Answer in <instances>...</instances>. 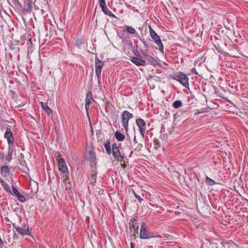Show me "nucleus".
<instances>
[{
	"mask_svg": "<svg viewBox=\"0 0 248 248\" xmlns=\"http://www.w3.org/2000/svg\"><path fill=\"white\" fill-rule=\"evenodd\" d=\"M1 171L2 173L8 174L9 173V168L7 165L3 166L1 168Z\"/></svg>",
	"mask_w": 248,
	"mask_h": 248,
	"instance_id": "nucleus-29",
	"label": "nucleus"
},
{
	"mask_svg": "<svg viewBox=\"0 0 248 248\" xmlns=\"http://www.w3.org/2000/svg\"><path fill=\"white\" fill-rule=\"evenodd\" d=\"M130 227L133 229L134 231L138 233L139 224L137 220L131 218L130 219Z\"/></svg>",
	"mask_w": 248,
	"mask_h": 248,
	"instance_id": "nucleus-18",
	"label": "nucleus"
},
{
	"mask_svg": "<svg viewBox=\"0 0 248 248\" xmlns=\"http://www.w3.org/2000/svg\"><path fill=\"white\" fill-rule=\"evenodd\" d=\"M130 248H135V244L132 242L130 243Z\"/></svg>",
	"mask_w": 248,
	"mask_h": 248,
	"instance_id": "nucleus-45",
	"label": "nucleus"
},
{
	"mask_svg": "<svg viewBox=\"0 0 248 248\" xmlns=\"http://www.w3.org/2000/svg\"><path fill=\"white\" fill-rule=\"evenodd\" d=\"M205 182L207 185L210 186H213L216 184L215 181L209 178L208 176H206Z\"/></svg>",
	"mask_w": 248,
	"mask_h": 248,
	"instance_id": "nucleus-25",
	"label": "nucleus"
},
{
	"mask_svg": "<svg viewBox=\"0 0 248 248\" xmlns=\"http://www.w3.org/2000/svg\"><path fill=\"white\" fill-rule=\"evenodd\" d=\"M245 200H246V201H247V202L248 203V200H247V199H246Z\"/></svg>",
	"mask_w": 248,
	"mask_h": 248,
	"instance_id": "nucleus-49",
	"label": "nucleus"
},
{
	"mask_svg": "<svg viewBox=\"0 0 248 248\" xmlns=\"http://www.w3.org/2000/svg\"><path fill=\"white\" fill-rule=\"evenodd\" d=\"M19 164H20V165H21L22 166H25L26 167H27V163L25 159H23V160L21 159H20L19 161Z\"/></svg>",
	"mask_w": 248,
	"mask_h": 248,
	"instance_id": "nucleus-34",
	"label": "nucleus"
},
{
	"mask_svg": "<svg viewBox=\"0 0 248 248\" xmlns=\"http://www.w3.org/2000/svg\"><path fill=\"white\" fill-rule=\"evenodd\" d=\"M99 5L101 8L102 11L103 13L107 16H115L111 11L107 8L105 0H99Z\"/></svg>",
	"mask_w": 248,
	"mask_h": 248,
	"instance_id": "nucleus-12",
	"label": "nucleus"
},
{
	"mask_svg": "<svg viewBox=\"0 0 248 248\" xmlns=\"http://www.w3.org/2000/svg\"><path fill=\"white\" fill-rule=\"evenodd\" d=\"M173 79L179 82L185 87L188 88V78L186 74H183L182 72H180L174 75Z\"/></svg>",
	"mask_w": 248,
	"mask_h": 248,
	"instance_id": "nucleus-2",
	"label": "nucleus"
},
{
	"mask_svg": "<svg viewBox=\"0 0 248 248\" xmlns=\"http://www.w3.org/2000/svg\"><path fill=\"white\" fill-rule=\"evenodd\" d=\"M49 20L50 21V24L51 25H53V24H52V22H51V19H49Z\"/></svg>",
	"mask_w": 248,
	"mask_h": 248,
	"instance_id": "nucleus-47",
	"label": "nucleus"
},
{
	"mask_svg": "<svg viewBox=\"0 0 248 248\" xmlns=\"http://www.w3.org/2000/svg\"><path fill=\"white\" fill-rule=\"evenodd\" d=\"M16 151V147L14 145H8V153L5 157V159L10 162L12 159L14 153Z\"/></svg>",
	"mask_w": 248,
	"mask_h": 248,
	"instance_id": "nucleus-11",
	"label": "nucleus"
},
{
	"mask_svg": "<svg viewBox=\"0 0 248 248\" xmlns=\"http://www.w3.org/2000/svg\"><path fill=\"white\" fill-rule=\"evenodd\" d=\"M59 170L63 174V177H67L69 176V171L67 169L65 161L63 159L60 158L58 160Z\"/></svg>",
	"mask_w": 248,
	"mask_h": 248,
	"instance_id": "nucleus-6",
	"label": "nucleus"
},
{
	"mask_svg": "<svg viewBox=\"0 0 248 248\" xmlns=\"http://www.w3.org/2000/svg\"><path fill=\"white\" fill-rule=\"evenodd\" d=\"M19 17H20L21 18V19H22L24 21H25V19H24V16H19Z\"/></svg>",
	"mask_w": 248,
	"mask_h": 248,
	"instance_id": "nucleus-46",
	"label": "nucleus"
},
{
	"mask_svg": "<svg viewBox=\"0 0 248 248\" xmlns=\"http://www.w3.org/2000/svg\"><path fill=\"white\" fill-rule=\"evenodd\" d=\"M24 158H25L24 155L23 153H21L20 154L19 157H18V161H19L20 159H21L23 160V159H25Z\"/></svg>",
	"mask_w": 248,
	"mask_h": 248,
	"instance_id": "nucleus-41",
	"label": "nucleus"
},
{
	"mask_svg": "<svg viewBox=\"0 0 248 248\" xmlns=\"http://www.w3.org/2000/svg\"><path fill=\"white\" fill-rule=\"evenodd\" d=\"M65 16H51L54 23L58 27L59 25L63 26L65 24Z\"/></svg>",
	"mask_w": 248,
	"mask_h": 248,
	"instance_id": "nucleus-13",
	"label": "nucleus"
},
{
	"mask_svg": "<svg viewBox=\"0 0 248 248\" xmlns=\"http://www.w3.org/2000/svg\"><path fill=\"white\" fill-rule=\"evenodd\" d=\"M92 92L88 91L86 94V102L87 104H90L92 101H95L93 98Z\"/></svg>",
	"mask_w": 248,
	"mask_h": 248,
	"instance_id": "nucleus-22",
	"label": "nucleus"
},
{
	"mask_svg": "<svg viewBox=\"0 0 248 248\" xmlns=\"http://www.w3.org/2000/svg\"><path fill=\"white\" fill-rule=\"evenodd\" d=\"M13 226L16 231L22 235H30L31 232L28 226L24 225L21 227H18L16 223H13Z\"/></svg>",
	"mask_w": 248,
	"mask_h": 248,
	"instance_id": "nucleus-8",
	"label": "nucleus"
},
{
	"mask_svg": "<svg viewBox=\"0 0 248 248\" xmlns=\"http://www.w3.org/2000/svg\"><path fill=\"white\" fill-rule=\"evenodd\" d=\"M69 175L67 177H65V178H64L63 179V183H67V184H68V182L71 183V181H69L70 179H69Z\"/></svg>",
	"mask_w": 248,
	"mask_h": 248,
	"instance_id": "nucleus-37",
	"label": "nucleus"
},
{
	"mask_svg": "<svg viewBox=\"0 0 248 248\" xmlns=\"http://www.w3.org/2000/svg\"><path fill=\"white\" fill-rule=\"evenodd\" d=\"M113 17L115 18V19H117V16H112Z\"/></svg>",
	"mask_w": 248,
	"mask_h": 248,
	"instance_id": "nucleus-48",
	"label": "nucleus"
},
{
	"mask_svg": "<svg viewBox=\"0 0 248 248\" xmlns=\"http://www.w3.org/2000/svg\"><path fill=\"white\" fill-rule=\"evenodd\" d=\"M129 120L130 119L128 115H127L126 110L123 111L122 114V122L123 126L126 132H127L128 130V124Z\"/></svg>",
	"mask_w": 248,
	"mask_h": 248,
	"instance_id": "nucleus-10",
	"label": "nucleus"
},
{
	"mask_svg": "<svg viewBox=\"0 0 248 248\" xmlns=\"http://www.w3.org/2000/svg\"><path fill=\"white\" fill-rule=\"evenodd\" d=\"M143 147V145L141 143H139L138 145H137V147L135 149V150L136 151H140L141 150V148Z\"/></svg>",
	"mask_w": 248,
	"mask_h": 248,
	"instance_id": "nucleus-36",
	"label": "nucleus"
},
{
	"mask_svg": "<svg viewBox=\"0 0 248 248\" xmlns=\"http://www.w3.org/2000/svg\"><path fill=\"white\" fill-rule=\"evenodd\" d=\"M140 237L141 239H149L150 238L155 237L161 238V236L157 234H155V233L153 232H150L147 228V226L144 222H142L141 224Z\"/></svg>",
	"mask_w": 248,
	"mask_h": 248,
	"instance_id": "nucleus-1",
	"label": "nucleus"
},
{
	"mask_svg": "<svg viewBox=\"0 0 248 248\" xmlns=\"http://www.w3.org/2000/svg\"><path fill=\"white\" fill-rule=\"evenodd\" d=\"M172 106L175 108H178L183 106V103L181 100H176L173 103Z\"/></svg>",
	"mask_w": 248,
	"mask_h": 248,
	"instance_id": "nucleus-24",
	"label": "nucleus"
},
{
	"mask_svg": "<svg viewBox=\"0 0 248 248\" xmlns=\"http://www.w3.org/2000/svg\"><path fill=\"white\" fill-rule=\"evenodd\" d=\"M142 54L143 55L142 58H144L145 59L147 60L150 63V64L153 65V66H156L158 64L157 61L152 56L144 52H142Z\"/></svg>",
	"mask_w": 248,
	"mask_h": 248,
	"instance_id": "nucleus-14",
	"label": "nucleus"
},
{
	"mask_svg": "<svg viewBox=\"0 0 248 248\" xmlns=\"http://www.w3.org/2000/svg\"><path fill=\"white\" fill-rule=\"evenodd\" d=\"M133 142L135 143H138V141H137V139H136V136L135 135H134V139H133Z\"/></svg>",
	"mask_w": 248,
	"mask_h": 248,
	"instance_id": "nucleus-44",
	"label": "nucleus"
},
{
	"mask_svg": "<svg viewBox=\"0 0 248 248\" xmlns=\"http://www.w3.org/2000/svg\"><path fill=\"white\" fill-rule=\"evenodd\" d=\"M12 1L17 11L20 13L21 12H24L25 8L23 7L18 0H12Z\"/></svg>",
	"mask_w": 248,
	"mask_h": 248,
	"instance_id": "nucleus-16",
	"label": "nucleus"
},
{
	"mask_svg": "<svg viewBox=\"0 0 248 248\" xmlns=\"http://www.w3.org/2000/svg\"><path fill=\"white\" fill-rule=\"evenodd\" d=\"M0 183L2 186L5 183V181L1 178H0Z\"/></svg>",
	"mask_w": 248,
	"mask_h": 248,
	"instance_id": "nucleus-43",
	"label": "nucleus"
},
{
	"mask_svg": "<svg viewBox=\"0 0 248 248\" xmlns=\"http://www.w3.org/2000/svg\"><path fill=\"white\" fill-rule=\"evenodd\" d=\"M131 61L134 64L138 66H145L146 65L145 61L142 59L138 58L137 57H132L131 59Z\"/></svg>",
	"mask_w": 248,
	"mask_h": 248,
	"instance_id": "nucleus-15",
	"label": "nucleus"
},
{
	"mask_svg": "<svg viewBox=\"0 0 248 248\" xmlns=\"http://www.w3.org/2000/svg\"><path fill=\"white\" fill-rule=\"evenodd\" d=\"M122 159L123 158H120L119 160L121 162V166L122 167L125 169L127 167V164L125 163V161Z\"/></svg>",
	"mask_w": 248,
	"mask_h": 248,
	"instance_id": "nucleus-33",
	"label": "nucleus"
},
{
	"mask_svg": "<svg viewBox=\"0 0 248 248\" xmlns=\"http://www.w3.org/2000/svg\"><path fill=\"white\" fill-rule=\"evenodd\" d=\"M3 187V189L7 192L11 193V194H13V192L11 190V188L9 186L5 183L2 186Z\"/></svg>",
	"mask_w": 248,
	"mask_h": 248,
	"instance_id": "nucleus-27",
	"label": "nucleus"
},
{
	"mask_svg": "<svg viewBox=\"0 0 248 248\" xmlns=\"http://www.w3.org/2000/svg\"><path fill=\"white\" fill-rule=\"evenodd\" d=\"M133 53H134V54L135 55L137 56V57H139L140 58H142V57L141 56L140 54L139 53V52L137 50L134 51Z\"/></svg>",
	"mask_w": 248,
	"mask_h": 248,
	"instance_id": "nucleus-39",
	"label": "nucleus"
},
{
	"mask_svg": "<svg viewBox=\"0 0 248 248\" xmlns=\"http://www.w3.org/2000/svg\"><path fill=\"white\" fill-rule=\"evenodd\" d=\"M90 104L88 105L87 103H85V108H86V112L87 113L88 112V111H89V109L90 108Z\"/></svg>",
	"mask_w": 248,
	"mask_h": 248,
	"instance_id": "nucleus-42",
	"label": "nucleus"
},
{
	"mask_svg": "<svg viewBox=\"0 0 248 248\" xmlns=\"http://www.w3.org/2000/svg\"><path fill=\"white\" fill-rule=\"evenodd\" d=\"M72 185L70 182H68L67 185L66 186V189H71Z\"/></svg>",
	"mask_w": 248,
	"mask_h": 248,
	"instance_id": "nucleus-38",
	"label": "nucleus"
},
{
	"mask_svg": "<svg viewBox=\"0 0 248 248\" xmlns=\"http://www.w3.org/2000/svg\"><path fill=\"white\" fill-rule=\"evenodd\" d=\"M149 32L151 37L152 38V39L154 40L155 43L158 46L159 50L162 52H163V45L161 41V39L159 36L155 32V31L151 28V26H149Z\"/></svg>",
	"mask_w": 248,
	"mask_h": 248,
	"instance_id": "nucleus-3",
	"label": "nucleus"
},
{
	"mask_svg": "<svg viewBox=\"0 0 248 248\" xmlns=\"http://www.w3.org/2000/svg\"><path fill=\"white\" fill-rule=\"evenodd\" d=\"M96 177H97V175H96V172H94V173H93V172L92 174V176H91V178L90 179V184H92V185H94V184L96 183Z\"/></svg>",
	"mask_w": 248,
	"mask_h": 248,
	"instance_id": "nucleus-26",
	"label": "nucleus"
},
{
	"mask_svg": "<svg viewBox=\"0 0 248 248\" xmlns=\"http://www.w3.org/2000/svg\"><path fill=\"white\" fill-rule=\"evenodd\" d=\"M111 151L114 158L118 161H119L120 158H124L123 156L121 155L119 147L116 143L112 144Z\"/></svg>",
	"mask_w": 248,
	"mask_h": 248,
	"instance_id": "nucleus-9",
	"label": "nucleus"
},
{
	"mask_svg": "<svg viewBox=\"0 0 248 248\" xmlns=\"http://www.w3.org/2000/svg\"><path fill=\"white\" fill-rule=\"evenodd\" d=\"M153 143L155 144L154 148L155 149H157L160 147V143L159 142V140L157 138H154L153 140Z\"/></svg>",
	"mask_w": 248,
	"mask_h": 248,
	"instance_id": "nucleus-28",
	"label": "nucleus"
},
{
	"mask_svg": "<svg viewBox=\"0 0 248 248\" xmlns=\"http://www.w3.org/2000/svg\"><path fill=\"white\" fill-rule=\"evenodd\" d=\"M136 123L139 127L140 134L143 138L146 130V122L141 118H138L136 120Z\"/></svg>",
	"mask_w": 248,
	"mask_h": 248,
	"instance_id": "nucleus-7",
	"label": "nucleus"
},
{
	"mask_svg": "<svg viewBox=\"0 0 248 248\" xmlns=\"http://www.w3.org/2000/svg\"><path fill=\"white\" fill-rule=\"evenodd\" d=\"M143 1H145V0H142Z\"/></svg>",
	"mask_w": 248,
	"mask_h": 248,
	"instance_id": "nucleus-50",
	"label": "nucleus"
},
{
	"mask_svg": "<svg viewBox=\"0 0 248 248\" xmlns=\"http://www.w3.org/2000/svg\"><path fill=\"white\" fill-rule=\"evenodd\" d=\"M16 197L18 199V200L22 202H24L26 201L25 197L23 195H21L20 194L19 195H18Z\"/></svg>",
	"mask_w": 248,
	"mask_h": 248,
	"instance_id": "nucleus-31",
	"label": "nucleus"
},
{
	"mask_svg": "<svg viewBox=\"0 0 248 248\" xmlns=\"http://www.w3.org/2000/svg\"><path fill=\"white\" fill-rule=\"evenodd\" d=\"M12 189H13V192H14V194L13 193V194H12L13 195H15L16 197H17L18 195H19L20 194L18 191L14 186H12Z\"/></svg>",
	"mask_w": 248,
	"mask_h": 248,
	"instance_id": "nucleus-32",
	"label": "nucleus"
},
{
	"mask_svg": "<svg viewBox=\"0 0 248 248\" xmlns=\"http://www.w3.org/2000/svg\"><path fill=\"white\" fill-rule=\"evenodd\" d=\"M25 5H26V8H25L24 14H28L31 11L32 7V0H26L25 1ZM26 6H25V7Z\"/></svg>",
	"mask_w": 248,
	"mask_h": 248,
	"instance_id": "nucleus-17",
	"label": "nucleus"
},
{
	"mask_svg": "<svg viewBox=\"0 0 248 248\" xmlns=\"http://www.w3.org/2000/svg\"><path fill=\"white\" fill-rule=\"evenodd\" d=\"M88 159L91 162L94 163L96 161V155L94 151L91 150L88 154Z\"/></svg>",
	"mask_w": 248,
	"mask_h": 248,
	"instance_id": "nucleus-21",
	"label": "nucleus"
},
{
	"mask_svg": "<svg viewBox=\"0 0 248 248\" xmlns=\"http://www.w3.org/2000/svg\"><path fill=\"white\" fill-rule=\"evenodd\" d=\"M104 62L103 61L100 60L97 57H95V73L97 77L98 82L100 81L102 69L104 66Z\"/></svg>",
	"mask_w": 248,
	"mask_h": 248,
	"instance_id": "nucleus-5",
	"label": "nucleus"
},
{
	"mask_svg": "<svg viewBox=\"0 0 248 248\" xmlns=\"http://www.w3.org/2000/svg\"><path fill=\"white\" fill-rule=\"evenodd\" d=\"M133 193L135 198L139 201L140 203H141L143 200L140 197V196L137 194L134 191H133Z\"/></svg>",
	"mask_w": 248,
	"mask_h": 248,
	"instance_id": "nucleus-35",
	"label": "nucleus"
},
{
	"mask_svg": "<svg viewBox=\"0 0 248 248\" xmlns=\"http://www.w3.org/2000/svg\"><path fill=\"white\" fill-rule=\"evenodd\" d=\"M4 138L7 140L8 145L14 144V137L10 125L6 127V131L4 134Z\"/></svg>",
	"mask_w": 248,
	"mask_h": 248,
	"instance_id": "nucleus-4",
	"label": "nucleus"
},
{
	"mask_svg": "<svg viewBox=\"0 0 248 248\" xmlns=\"http://www.w3.org/2000/svg\"><path fill=\"white\" fill-rule=\"evenodd\" d=\"M40 104L41 108L48 115H50L52 113V109L46 103L41 102Z\"/></svg>",
	"mask_w": 248,
	"mask_h": 248,
	"instance_id": "nucleus-19",
	"label": "nucleus"
},
{
	"mask_svg": "<svg viewBox=\"0 0 248 248\" xmlns=\"http://www.w3.org/2000/svg\"><path fill=\"white\" fill-rule=\"evenodd\" d=\"M104 147L106 150V153L110 155L112 153L111 148L110 146V142L109 140H107L105 143H104Z\"/></svg>",
	"mask_w": 248,
	"mask_h": 248,
	"instance_id": "nucleus-23",
	"label": "nucleus"
},
{
	"mask_svg": "<svg viewBox=\"0 0 248 248\" xmlns=\"http://www.w3.org/2000/svg\"><path fill=\"white\" fill-rule=\"evenodd\" d=\"M126 29L127 31L130 33L135 34L136 32V30L132 27L127 26Z\"/></svg>",
	"mask_w": 248,
	"mask_h": 248,
	"instance_id": "nucleus-30",
	"label": "nucleus"
},
{
	"mask_svg": "<svg viewBox=\"0 0 248 248\" xmlns=\"http://www.w3.org/2000/svg\"><path fill=\"white\" fill-rule=\"evenodd\" d=\"M127 115H128L129 119H131L134 117V115L132 113H130L129 111L126 110Z\"/></svg>",
	"mask_w": 248,
	"mask_h": 248,
	"instance_id": "nucleus-40",
	"label": "nucleus"
},
{
	"mask_svg": "<svg viewBox=\"0 0 248 248\" xmlns=\"http://www.w3.org/2000/svg\"><path fill=\"white\" fill-rule=\"evenodd\" d=\"M114 136L118 141H123L125 138L124 135L119 131H117L115 132Z\"/></svg>",
	"mask_w": 248,
	"mask_h": 248,
	"instance_id": "nucleus-20",
	"label": "nucleus"
}]
</instances>
